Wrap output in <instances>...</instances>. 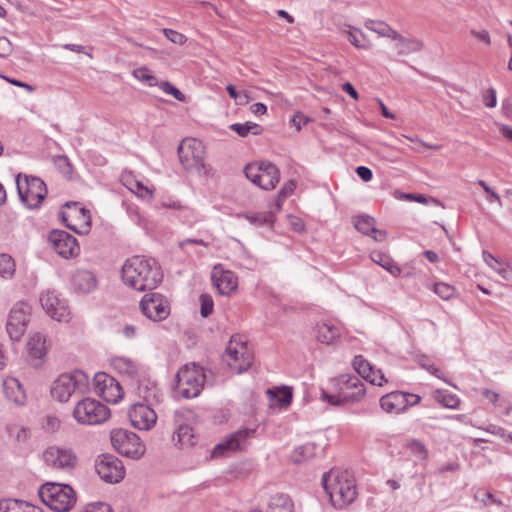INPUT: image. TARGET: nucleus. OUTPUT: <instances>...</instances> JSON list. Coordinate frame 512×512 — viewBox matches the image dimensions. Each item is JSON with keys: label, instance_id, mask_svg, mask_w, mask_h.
<instances>
[{"label": "nucleus", "instance_id": "nucleus-18", "mask_svg": "<svg viewBox=\"0 0 512 512\" xmlns=\"http://www.w3.org/2000/svg\"><path fill=\"white\" fill-rule=\"evenodd\" d=\"M254 430L244 429L238 430L229 436L225 437L218 443L211 452L212 458L225 457L241 450L246 439L252 434Z\"/></svg>", "mask_w": 512, "mask_h": 512}, {"label": "nucleus", "instance_id": "nucleus-8", "mask_svg": "<svg viewBox=\"0 0 512 512\" xmlns=\"http://www.w3.org/2000/svg\"><path fill=\"white\" fill-rule=\"evenodd\" d=\"M244 174L247 179L263 190L274 189L280 179L278 167L269 161L247 164Z\"/></svg>", "mask_w": 512, "mask_h": 512}, {"label": "nucleus", "instance_id": "nucleus-33", "mask_svg": "<svg viewBox=\"0 0 512 512\" xmlns=\"http://www.w3.org/2000/svg\"><path fill=\"white\" fill-rule=\"evenodd\" d=\"M371 259L374 263L383 267L394 277L400 275L401 268L396 263H394L393 260L386 254L380 251H374L371 253Z\"/></svg>", "mask_w": 512, "mask_h": 512}, {"label": "nucleus", "instance_id": "nucleus-38", "mask_svg": "<svg viewBox=\"0 0 512 512\" xmlns=\"http://www.w3.org/2000/svg\"><path fill=\"white\" fill-rule=\"evenodd\" d=\"M138 395L143 398L147 403L153 404L154 401H158V388L155 383L147 381L139 383L137 387Z\"/></svg>", "mask_w": 512, "mask_h": 512}, {"label": "nucleus", "instance_id": "nucleus-39", "mask_svg": "<svg viewBox=\"0 0 512 512\" xmlns=\"http://www.w3.org/2000/svg\"><path fill=\"white\" fill-rule=\"evenodd\" d=\"M229 128L236 132L240 137H246L249 133L253 135H261L263 133V128L253 122H245V123H234L229 126Z\"/></svg>", "mask_w": 512, "mask_h": 512}, {"label": "nucleus", "instance_id": "nucleus-58", "mask_svg": "<svg viewBox=\"0 0 512 512\" xmlns=\"http://www.w3.org/2000/svg\"><path fill=\"white\" fill-rule=\"evenodd\" d=\"M12 52V44L6 37H0V57H7Z\"/></svg>", "mask_w": 512, "mask_h": 512}, {"label": "nucleus", "instance_id": "nucleus-50", "mask_svg": "<svg viewBox=\"0 0 512 512\" xmlns=\"http://www.w3.org/2000/svg\"><path fill=\"white\" fill-rule=\"evenodd\" d=\"M247 219L251 223L257 224L259 226H263V225L272 226V224L274 223V220H275L272 212L254 213L250 216H247Z\"/></svg>", "mask_w": 512, "mask_h": 512}, {"label": "nucleus", "instance_id": "nucleus-15", "mask_svg": "<svg viewBox=\"0 0 512 512\" xmlns=\"http://www.w3.org/2000/svg\"><path fill=\"white\" fill-rule=\"evenodd\" d=\"M98 395L109 403H118L124 395L120 384L106 373H98L94 377Z\"/></svg>", "mask_w": 512, "mask_h": 512}, {"label": "nucleus", "instance_id": "nucleus-13", "mask_svg": "<svg viewBox=\"0 0 512 512\" xmlns=\"http://www.w3.org/2000/svg\"><path fill=\"white\" fill-rule=\"evenodd\" d=\"M140 309L147 318L162 321L170 314L168 300L160 293H148L140 302Z\"/></svg>", "mask_w": 512, "mask_h": 512}, {"label": "nucleus", "instance_id": "nucleus-31", "mask_svg": "<svg viewBox=\"0 0 512 512\" xmlns=\"http://www.w3.org/2000/svg\"><path fill=\"white\" fill-rule=\"evenodd\" d=\"M318 448L316 444L314 443H305L303 445H300L296 447L291 455L290 458L292 462L296 464L304 463L306 461H309L317 456L318 454Z\"/></svg>", "mask_w": 512, "mask_h": 512}, {"label": "nucleus", "instance_id": "nucleus-54", "mask_svg": "<svg viewBox=\"0 0 512 512\" xmlns=\"http://www.w3.org/2000/svg\"><path fill=\"white\" fill-rule=\"evenodd\" d=\"M485 106L494 108L497 104L496 91L494 88L487 89L482 95Z\"/></svg>", "mask_w": 512, "mask_h": 512}, {"label": "nucleus", "instance_id": "nucleus-22", "mask_svg": "<svg viewBox=\"0 0 512 512\" xmlns=\"http://www.w3.org/2000/svg\"><path fill=\"white\" fill-rule=\"evenodd\" d=\"M192 387V369L190 364L186 363L179 368L175 375L173 385V397L176 400L190 399V389Z\"/></svg>", "mask_w": 512, "mask_h": 512}, {"label": "nucleus", "instance_id": "nucleus-53", "mask_svg": "<svg viewBox=\"0 0 512 512\" xmlns=\"http://www.w3.org/2000/svg\"><path fill=\"white\" fill-rule=\"evenodd\" d=\"M159 87L164 93L172 95L178 101H185V95L170 82L163 81L159 84Z\"/></svg>", "mask_w": 512, "mask_h": 512}, {"label": "nucleus", "instance_id": "nucleus-47", "mask_svg": "<svg viewBox=\"0 0 512 512\" xmlns=\"http://www.w3.org/2000/svg\"><path fill=\"white\" fill-rule=\"evenodd\" d=\"M199 303H200V315L203 318L209 317L214 310V301L210 294L208 293H202L199 296Z\"/></svg>", "mask_w": 512, "mask_h": 512}, {"label": "nucleus", "instance_id": "nucleus-56", "mask_svg": "<svg viewBox=\"0 0 512 512\" xmlns=\"http://www.w3.org/2000/svg\"><path fill=\"white\" fill-rule=\"evenodd\" d=\"M164 34L171 42L175 44H182L186 40V37L183 34L172 29H164Z\"/></svg>", "mask_w": 512, "mask_h": 512}, {"label": "nucleus", "instance_id": "nucleus-42", "mask_svg": "<svg viewBox=\"0 0 512 512\" xmlns=\"http://www.w3.org/2000/svg\"><path fill=\"white\" fill-rule=\"evenodd\" d=\"M375 219L369 215L358 216L354 222L355 228L364 235H370L375 228Z\"/></svg>", "mask_w": 512, "mask_h": 512}, {"label": "nucleus", "instance_id": "nucleus-11", "mask_svg": "<svg viewBox=\"0 0 512 512\" xmlns=\"http://www.w3.org/2000/svg\"><path fill=\"white\" fill-rule=\"evenodd\" d=\"M99 477L107 483H119L125 477L123 462L114 455L102 454L95 461Z\"/></svg>", "mask_w": 512, "mask_h": 512}, {"label": "nucleus", "instance_id": "nucleus-19", "mask_svg": "<svg viewBox=\"0 0 512 512\" xmlns=\"http://www.w3.org/2000/svg\"><path fill=\"white\" fill-rule=\"evenodd\" d=\"M43 457L48 466L56 469H72L77 463V456L69 448L49 447Z\"/></svg>", "mask_w": 512, "mask_h": 512}, {"label": "nucleus", "instance_id": "nucleus-60", "mask_svg": "<svg viewBox=\"0 0 512 512\" xmlns=\"http://www.w3.org/2000/svg\"><path fill=\"white\" fill-rule=\"evenodd\" d=\"M60 427V421L55 416H48L46 418L44 428L49 432H55Z\"/></svg>", "mask_w": 512, "mask_h": 512}, {"label": "nucleus", "instance_id": "nucleus-44", "mask_svg": "<svg viewBox=\"0 0 512 512\" xmlns=\"http://www.w3.org/2000/svg\"><path fill=\"white\" fill-rule=\"evenodd\" d=\"M194 169L200 177L206 180L213 178L215 175V170L211 165L205 163L200 155H194Z\"/></svg>", "mask_w": 512, "mask_h": 512}, {"label": "nucleus", "instance_id": "nucleus-62", "mask_svg": "<svg viewBox=\"0 0 512 512\" xmlns=\"http://www.w3.org/2000/svg\"><path fill=\"white\" fill-rule=\"evenodd\" d=\"M296 188V182L294 180H289L279 191V198H286L290 195L294 189Z\"/></svg>", "mask_w": 512, "mask_h": 512}, {"label": "nucleus", "instance_id": "nucleus-27", "mask_svg": "<svg viewBox=\"0 0 512 512\" xmlns=\"http://www.w3.org/2000/svg\"><path fill=\"white\" fill-rule=\"evenodd\" d=\"M73 288L80 293H90L97 286L96 276L88 270L76 271L71 280Z\"/></svg>", "mask_w": 512, "mask_h": 512}, {"label": "nucleus", "instance_id": "nucleus-29", "mask_svg": "<svg viewBox=\"0 0 512 512\" xmlns=\"http://www.w3.org/2000/svg\"><path fill=\"white\" fill-rule=\"evenodd\" d=\"M215 375L211 370L194 363V398H196L206 386H213Z\"/></svg>", "mask_w": 512, "mask_h": 512}, {"label": "nucleus", "instance_id": "nucleus-6", "mask_svg": "<svg viewBox=\"0 0 512 512\" xmlns=\"http://www.w3.org/2000/svg\"><path fill=\"white\" fill-rule=\"evenodd\" d=\"M110 409L93 398L78 401L73 410L74 419L82 425H97L110 418Z\"/></svg>", "mask_w": 512, "mask_h": 512}, {"label": "nucleus", "instance_id": "nucleus-1", "mask_svg": "<svg viewBox=\"0 0 512 512\" xmlns=\"http://www.w3.org/2000/svg\"><path fill=\"white\" fill-rule=\"evenodd\" d=\"M122 279L134 290H153L162 281L163 273L155 259L134 256L123 265Z\"/></svg>", "mask_w": 512, "mask_h": 512}, {"label": "nucleus", "instance_id": "nucleus-45", "mask_svg": "<svg viewBox=\"0 0 512 512\" xmlns=\"http://www.w3.org/2000/svg\"><path fill=\"white\" fill-rule=\"evenodd\" d=\"M30 506L18 500L0 501V512H29Z\"/></svg>", "mask_w": 512, "mask_h": 512}, {"label": "nucleus", "instance_id": "nucleus-21", "mask_svg": "<svg viewBox=\"0 0 512 512\" xmlns=\"http://www.w3.org/2000/svg\"><path fill=\"white\" fill-rule=\"evenodd\" d=\"M211 281L218 293L223 296H229L238 287V279L234 272L223 270L215 266L211 273Z\"/></svg>", "mask_w": 512, "mask_h": 512}, {"label": "nucleus", "instance_id": "nucleus-43", "mask_svg": "<svg viewBox=\"0 0 512 512\" xmlns=\"http://www.w3.org/2000/svg\"><path fill=\"white\" fill-rule=\"evenodd\" d=\"M353 367L355 371L365 380L367 377H371L372 365L362 355H357L353 359Z\"/></svg>", "mask_w": 512, "mask_h": 512}, {"label": "nucleus", "instance_id": "nucleus-28", "mask_svg": "<svg viewBox=\"0 0 512 512\" xmlns=\"http://www.w3.org/2000/svg\"><path fill=\"white\" fill-rule=\"evenodd\" d=\"M272 405H278L280 409L288 407L293 398L292 388L288 386L273 387L266 391Z\"/></svg>", "mask_w": 512, "mask_h": 512}, {"label": "nucleus", "instance_id": "nucleus-55", "mask_svg": "<svg viewBox=\"0 0 512 512\" xmlns=\"http://www.w3.org/2000/svg\"><path fill=\"white\" fill-rule=\"evenodd\" d=\"M308 122H310V118L305 116L301 112L295 113L290 120L291 125L294 126L297 129V131H299L301 127L307 124Z\"/></svg>", "mask_w": 512, "mask_h": 512}, {"label": "nucleus", "instance_id": "nucleus-2", "mask_svg": "<svg viewBox=\"0 0 512 512\" xmlns=\"http://www.w3.org/2000/svg\"><path fill=\"white\" fill-rule=\"evenodd\" d=\"M322 484L328 494L331 505L338 510L352 504L358 492L353 475L346 471L330 470L322 476Z\"/></svg>", "mask_w": 512, "mask_h": 512}, {"label": "nucleus", "instance_id": "nucleus-40", "mask_svg": "<svg viewBox=\"0 0 512 512\" xmlns=\"http://www.w3.org/2000/svg\"><path fill=\"white\" fill-rule=\"evenodd\" d=\"M434 399L449 409H457L460 405L459 397L445 390H436L434 392Z\"/></svg>", "mask_w": 512, "mask_h": 512}, {"label": "nucleus", "instance_id": "nucleus-35", "mask_svg": "<svg viewBox=\"0 0 512 512\" xmlns=\"http://www.w3.org/2000/svg\"><path fill=\"white\" fill-rule=\"evenodd\" d=\"M293 502L286 494H276L269 503L270 512H293Z\"/></svg>", "mask_w": 512, "mask_h": 512}, {"label": "nucleus", "instance_id": "nucleus-9", "mask_svg": "<svg viewBox=\"0 0 512 512\" xmlns=\"http://www.w3.org/2000/svg\"><path fill=\"white\" fill-rule=\"evenodd\" d=\"M254 356L239 335L232 336L225 351V361L231 370L246 372L253 364Z\"/></svg>", "mask_w": 512, "mask_h": 512}, {"label": "nucleus", "instance_id": "nucleus-7", "mask_svg": "<svg viewBox=\"0 0 512 512\" xmlns=\"http://www.w3.org/2000/svg\"><path fill=\"white\" fill-rule=\"evenodd\" d=\"M87 384L88 376L80 370H75L60 375L54 382L51 394L58 401L67 402L73 394L83 392Z\"/></svg>", "mask_w": 512, "mask_h": 512}, {"label": "nucleus", "instance_id": "nucleus-49", "mask_svg": "<svg viewBox=\"0 0 512 512\" xmlns=\"http://www.w3.org/2000/svg\"><path fill=\"white\" fill-rule=\"evenodd\" d=\"M133 75L138 80L145 82L149 86L159 85L157 78L146 67H140L133 71Z\"/></svg>", "mask_w": 512, "mask_h": 512}, {"label": "nucleus", "instance_id": "nucleus-46", "mask_svg": "<svg viewBox=\"0 0 512 512\" xmlns=\"http://www.w3.org/2000/svg\"><path fill=\"white\" fill-rule=\"evenodd\" d=\"M433 290L443 300H450L456 295L455 287L445 282L435 283Z\"/></svg>", "mask_w": 512, "mask_h": 512}, {"label": "nucleus", "instance_id": "nucleus-12", "mask_svg": "<svg viewBox=\"0 0 512 512\" xmlns=\"http://www.w3.org/2000/svg\"><path fill=\"white\" fill-rule=\"evenodd\" d=\"M31 307L28 303L17 302L10 310L6 329L11 340L18 341L26 331Z\"/></svg>", "mask_w": 512, "mask_h": 512}, {"label": "nucleus", "instance_id": "nucleus-36", "mask_svg": "<svg viewBox=\"0 0 512 512\" xmlns=\"http://www.w3.org/2000/svg\"><path fill=\"white\" fill-rule=\"evenodd\" d=\"M423 48V43L416 38H405L400 39V42H396L395 49L398 55H408L411 53L419 52Z\"/></svg>", "mask_w": 512, "mask_h": 512}, {"label": "nucleus", "instance_id": "nucleus-37", "mask_svg": "<svg viewBox=\"0 0 512 512\" xmlns=\"http://www.w3.org/2000/svg\"><path fill=\"white\" fill-rule=\"evenodd\" d=\"M339 336L340 329L337 326L327 323L318 325L317 338L320 342L330 344Z\"/></svg>", "mask_w": 512, "mask_h": 512}, {"label": "nucleus", "instance_id": "nucleus-30", "mask_svg": "<svg viewBox=\"0 0 512 512\" xmlns=\"http://www.w3.org/2000/svg\"><path fill=\"white\" fill-rule=\"evenodd\" d=\"M334 381L336 387L343 388L344 386H347V392H349V394L356 395L358 391L363 390V394L359 397V401H361L366 394L365 384L356 375H340Z\"/></svg>", "mask_w": 512, "mask_h": 512}, {"label": "nucleus", "instance_id": "nucleus-10", "mask_svg": "<svg viewBox=\"0 0 512 512\" xmlns=\"http://www.w3.org/2000/svg\"><path fill=\"white\" fill-rule=\"evenodd\" d=\"M111 444L121 455L131 459H139L145 453V445L133 432L116 429L111 432Z\"/></svg>", "mask_w": 512, "mask_h": 512}, {"label": "nucleus", "instance_id": "nucleus-24", "mask_svg": "<svg viewBox=\"0 0 512 512\" xmlns=\"http://www.w3.org/2000/svg\"><path fill=\"white\" fill-rule=\"evenodd\" d=\"M3 392L5 397L16 405L22 406L26 403V392L20 381L14 377L4 379Z\"/></svg>", "mask_w": 512, "mask_h": 512}, {"label": "nucleus", "instance_id": "nucleus-14", "mask_svg": "<svg viewBox=\"0 0 512 512\" xmlns=\"http://www.w3.org/2000/svg\"><path fill=\"white\" fill-rule=\"evenodd\" d=\"M48 240L55 252L65 259L74 258L80 253L77 239L66 231L53 230Z\"/></svg>", "mask_w": 512, "mask_h": 512}, {"label": "nucleus", "instance_id": "nucleus-41", "mask_svg": "<svg viewBox=\"0 0 512 512\" xmlns=\"http://www.w3.org/2000/svg\"><path fill=\"white\" fill-rule=\"evenodd\" d=\"M15 273L14 259L6 253L0 254V276L9 279Z\"/></svg>", "mask_w": 512, "mask_h": 512}, {"label": "nucleus", "instance_id": "nucleus-52", "mask_svg": "<svg viewBox=\"0 0 512 512\" xmlns=\"http://www.w3.org/2000/svg\"><path fill=\"white\" fill-rule=\"evenodd\" d=\"M407 447L409 448L410 452L416 456L418 459L424 460L427 458L428 451L425 447V445L420 442L419 440H412L408 443Z\"/></svg>", "mask_w": 512, "mask_h": 512}, {"label": "nucleus", "instance_id": "nucleus-32", "mask_svg": "<svg viewBox=\"0 0 512 512\" xmlns=\"http://www.w3.org/2000/svg\"><path fill=\"white\" fill-rule=\"evenodd\" d=\"M113 367L120 373L134 379L138 376V365L129 358L115 357L112 359Z\"/></svg>", "mask_w": 512, "mask_h": 512}, {"label": "nucleus", "instance_id": "nucleus-61", "mask_svg": "<svg viewBox=\"0 0 512 512\" xmlns=\"http://www.w3.org/2000/svg\"><path fill=\"white\" fill-rule=\"evenodd\" d=\"M356 173L365 182L370 181L373 177L372 170L366 166H358Z\"/></svg>", "mask_w": 512, "mask_h": 512}, {"label": "nucleus", "instance_id": "nucleus-63", "mask_svg": "<svg viewBox=\"0 0 512 512\" xmlns=\"http://www.w3.org/2000/svg\"><path fill=\"white\" fill-rule=\"evenodd\" d=\"M135 187H136V190L134 189H131L132 191H134L138 196L142 197V198H145V197H149V198H152V191L149 190L147 187H145L142 183L140 182H136L135 183Z\"/></svg>", "mask_w": 512, "mask_h": 512}, {"label": "nucleus", "instance_id": "nucleus-23", "mask_svg": "<svg viewBox=\"0 0 512 512\" xmlns=\"http://www.w3.org/2000/svg\"><path fill=\"white\" fill-rule=\"evenodd\" d=\"M380 407L387 413L400 414L407 409L405 392L393 391L380 398Z\"/></svg>", "mask_w": 512, "mask_h": 512}, {"label": "nucleus", "instance_id": "nucleus-48", "mask_svg": "<svg viewBox=\"0 0 512 512\" xmlns=\"http://www.w3.org/2000/svg\"><path fill=\"white\" fill-rule=\"evenodd\" d=\"M348 41L356 48L366 49L369 46L368 40L359 29H353L348 32Z\"/></svg>", "mask_w": 512, "mask_h": 512}, {"label": "nucleus", "instance_id": "nucleus-59", "mask_svg": "<svg viewBox=\"0 0 512 512\" xmlns=\"http://www.w3.org/2000/svg\"><path fill=\"white\" fill-rule=\"evenodd\" d=\"M489 266L495 270L497 273H499L504 279H511L512 278V270L511 268L508 266V265H504L501 263V265L499 267L493 265V264H489Z\"/></svg>", "mask_w": 512, "mask_h": 512}, {"label": "nucleus", "instance_id": "nucleus-57", "mask_svg": "<svg viewBox=\"0 0 512 512\" xmlns=\"http://www.w3.org/2000/svg\"><path fill=\"white\" fill-rule=\"evenodd\" d=\"M366 381H369L373 385L382 386L383 382H386V379L381 370H375L374 367H372L371 377H367Z\"/></svg>", "mask_w": 512, "mask_h": 512}, {"label": "nucleus", "instance_id": "nucleus-4", "mask_svg": "<svg viewBox=\"0 0 512 512\" xmlns=\"http://www.w3.org/2000/svg\"><path fill=\"white\" fill-rule=\"evenodd\" d=\"M15 181L21 202L31 209L40 207L47 195L44 181L38 177L21 173L16 176Z\"/></svg>", "mask_w": 512, "mask_h": 512}, {"label": "nucleus", "instance_id": "nucleus-64", "mask_svg": "<svg viewBox=\"0 0 512 512\" xmlns=\"http://www.w3.org/2000/svg\"><path fill=\"white\" fill-rule=\"evenodd\" d=\"M477 184L483 188V190L490 195V197L497 201L499 204H501V198L500 196L492 189L490 188L487 183L484 180H478Z\"/></svg>", "mask_w": 512, "mask_h": 512}, {"label": "nucleus", "instance_id": "nucleus-16", "mask_svg": "<svg viewBox=\"0 0 512 512\" xmlns=\"http://www.w3.org/2000/svg\"><path fill=\"white\" fill-rule=\"evenodd\" d=\"M150 405L135 403L130 407L128 417L134 428L147 431L154 427L157 421V414Z\"/></svg>", "mask_w": 512, "mask_h": 512}, {"label": "nucleus", "instance_id": "nucleus-17", "mask_svg": "<svg viewBox=\"0 0 512 512\" xmlns=\"http://www.w3.org/2000/svg\"><path fill=\"white\" fill-rule=\"evenodd\" d=\"M40 302L46 313L57 321H68L70 310L66 301L60 299L55 291L47 290L40 296Z\"/></svg>", "mask_w": 512, "mask_h": 512}, {"label": "nucleus", "instance_id": "nucleus-20", "mask_svg": "<svg viewBox=\"0 0 512 512\" xmlns=\"http://www.w3.org/2000/svg\"><path fill=\"white\" fill-rule=\"evenodd\" d=\"M62 218L66 226L78 234H87L90 231V212L84 207H79L77 203H73V209L68 214L63 213Z\"/></svg>", "mask_w": 512, "mask_h": 512}, {"label": "nucleus", "instance_id": "nucleus-51", "mask_svg": "<svg viewBox=\"0 0 512 512\" xmlns=\"http://www.w3.org/2000/svg\"><path fill=\"white\" fill-rule=\"evenodd\" d=\"M365 27L375 33H377L378 35L382 36V37H385L387 32H389L390 30V26L383 22V21H379V20H367L365 22Z\"/></svg>", "mask_w": 512, "mask_h": 512}, {"label": "nucleus", "instance_id": "nucleus-34", "mask_svg": "<svg viewBox=\"0 0 512 512\" xmlns=\"http://www.w3.org/2000/svg\"><path fill=\"white\" fill-rule=\"evenodd\" d=\"M177 153L179 162L183 166V168L186 170H190V168L192 167V138H184L178 146Z\"/></svg>", "mask_w": 512, "mask_h": 512}, {"label": "nucleus", "instance_id": "nucleus-25", "mask_svg": "<svg viewBox=\"0 0 512 512\" xmlns=\"http://www.w3.org/2000/svg\"><path fill=\"white\" fill-rule=\"evenodd\" d=\"M336 388H337L338 392L335 395L329 394L327 391L322 390L321 391V399L323 401L328 402L332 406H343L346 403L359 402V397L363 394L362 393L363 390L358 391L356 395L349 394V392H347V389H348L347 386H344L343 388H341V387H336Z\"/></svg>", "mask_w": 512, "mask_h": 512}, {"label": "nucleus", "instance_id": "nucleus-5", "mask_svg": "<svg viewBox=\"0 0 512 512\" xmlns=\"http://www.w3.org/2000/svg\"><path fill=\"white\" fill-rule=\"evenodd\" d=\"M171 442L175 449L190 452L192 449V411L189 408L175 410Z\"/></svg>", "mask_w": 512, "mask_h": 512}, {"label": "nucleus", "instance_id": "nucleus-3", "mask_svg": "<svg viewBox=\"0 0 512 512\" xmlns=\"http://www.w3.org/2000/svg\"><path fill=\"white\" fill-rule=\"evenodd\" d=\"M38 493L41 501L55 512H68L76 503V493L67 484L45 483Z\"/></svg>", "mask_w": 512, "mask_h": 512}, {"label": "nucleus", "instance_id": "nucleus-26", "mask_svg": "<svg viewBox=\"0 0 512 512\" xmlns=\"http://www.w3.org/2000/svg\"><path fill=\"white\" fill-rule=\"evenodd\" d=\"M31 364L35 367L41 365L46 355L45 338L40 333L32 335L27 343Z\"/></svg>", "mask_w": 512, "mask_h": 512}]
</instances>
